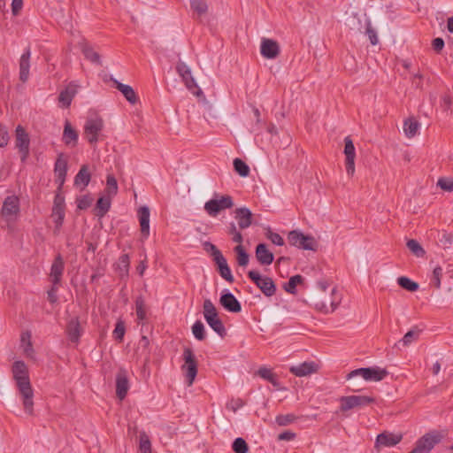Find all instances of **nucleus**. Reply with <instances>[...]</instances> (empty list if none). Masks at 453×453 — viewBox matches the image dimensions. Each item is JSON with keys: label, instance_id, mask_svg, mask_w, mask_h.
Returning a JSON list of instances; mask_svg holds the SVG:
<instances>
[{"label": "nucleus", "instance_id": "obj_1", "mask_svg": "<svg viewBox=\"0 0 453 453\" xmlns=\"http://www.w3.org/2000/svg\"><path fill=\"white\" fill-rule=\"evenodd\" d=\"M11 373L22 404L24 412L35 415V391L30 381L27 365L23 360H15L11 366Z\"/></svg>", "mask_w": 453, "mask_h": 453}, {"label": "nucleus", "instance_id": "obj_2", "mask_svg": "<svg viewBox=\"0 0 453 453\" xmlns=\"http://www.w3.org/2000/svg\"><path fill=\"white\" fill-rule=\"evenodd\" d=\"M336 287L330 288L326 280H320L316 283V290L311 294L313 307L324 314L333 313L340 305L341 299L336 297Z\"/></svg>", "mask_w": 453, "mask_h": 453}, {"label": "nucleus", "instance_id": "obj_3", "mask_svg": "<svg viewBox=\"0 0 453 453\" xmlns=\"http://www.w3.org/2000/svg\"><path fill=\"white\" fill-rule=\"evenodd\" d=\"M183 365L180 366V371L186 379L188 386H191L197 375V360L193 350L189 348H185L182 355Z\"/></svg>", "mask_w": 453, "mask_h": 453}, {"label": "nucleus", "instance_id": "obj_4", "mask_svg": "<svg viewBox=\"0 0 453 453\" xmlns=\"http://www.w3.org/2000/svg\"><path fill=\"white\" fill-rule=\"evenodd\" d=\"M288 241L290 245L305 250L317 251L319 246L315 237L304 234L297 230L288 233Z\"/></svg>", "mask_w": 453, "mask_h": 453}, {"label": "nucleus", "instance_id": "obj_5", "mask_svg": "<svg viewBox=\"0 0 453 453\" xmlns=\"http://www.w3.org/2000/svg\"><path fill=\"white\" fill-rule=\"evenodd\" d=\"M203 317L209 326L221 337L226 334V328L218 316L216 307L210 299L203 301Z\"/></svg>", "mask_w": 453, "mask_h": 453}, {"label": "nucleus", "instance_id": "obj_6", "mask_svg": "<svg viewBox=\"0 0 453 453\" xmlns=\"http://www.w3.org/2000/svg\"><path fill=\"white\" fill-rule=\"evenodd\" d=\"M234 205L233 198L229 195L216 196L204 203V211L209 216L215 218L221 211L231 209Z\"/></svg>", "mask_w": 453, "mask_h": 453}, {"label": "nucleus", "instance_id": "obj_7", "mask_svg": "<svg viewBox=\"0 0 453 453\" xmlns=\"http://www.w3.org/2000/svg\"><path fill=\"white\" fill-rule=\"evenodd\" d=\"M388 373V372L386 369L378 366L359 368L350 372L347 375V380H350L355 379L356 377H361L366 381L378 382L386 378Z\"/></svg>", "mask_w": 453, "mask_h": 453}, {"label": "nucleus", "instance_id": "obj_8", "mask_svg": "<svg viewBox=\"0 0 453 453\" xmlns=\"http://www.w3.org/2000/svg\"><path fill=\"white\" fill-rule=\"evenodd\" d=\"M176 71L182 78V81L187 88L191 91L196 96L202 97L203 101L206 100L203 91L198 88L194 77L192 76L190 68L184 63L179 62L176 65Z\"/></svg>", "mask_w": 453, "mask_h": 453}, {"label": "nucleus", "instance_id": "obj_9", "mask_svg": "<svg viewBox=\"0 0 453 453\" xmlns=\"http://www.w3.org/2000/svg\"><path fill=\"white\" fill-rule=\"evenodd\" d=\"M104 128L103 119L99 116L91 117L87 119L84 126V135L90 144L98 141V136Z\"/></svg>", "mask_w": 453, "mask_h": 453}, {"label": "nucleus", "instance_id": "obj_10", "mask_svg": "<svg viewBox=\"0 0 453 453\" xmlns=\"http://www.w3.org/2000/svg\"><path fill=\"white\" fill-rule=\"evenodd\" d=\"M248 276L265 296H272L275 294L276 287L270 277L262 276L257 271H250Z\"/></svg>", "mask_w": 453, "mask_h": 453}, {"label": "nucleus", "instance_id": "obj_11", "mask_svg": "<svg viewBox=\"0 0 453 453\" xmlns=\"http://www.w3.org/2000/svg\"><path fill=\"white\" fill-rule=\"evenodd\" d=\"M19 212V198L15 196H11L5 198L2 207V217L7 222V226L11 227V224L14 222Z\"/></svg>", "mask_w": 453, "mask_h": 453}, {"label": "nucleus", "instance_id": "obj_12", "mask_svg": "<svg viewBox=\"0 0 453 453\" xmlns=\"http://www.w3.org/2000/svg\"><path fill=\"white\" fill-rule=\"evenodd\" d=\"M374 402V398L368 395H349L342 396L340 398V410L343 412L355 409L360 408Z\"/></svg>", "mask_w": 453, "mask_h": 453}, {"label": "nucleus", "instance_id": "obj_13", "mask_svg": "<svg viewBox=\"0 0 453 453\" xmlns=\"http://www.w3.org/2000/svg\"><path fill=\"white\" fill-rule=\"evenodd\" d=\"M29 134L21 126H18L15 131V147L19 150L22 162H25L29 156Z\"/></svg>", "mask_w": 453, "mask_h": 453}, {"label": "nucleus", "instance_id": "obj_14", "mask_svg": "<svg viewBox=\"0 0 453 453\" xmlns=\"http://www.w3.org/2000/svg\"><path fill=\"white\" fill-rule=\"evenodd\" d=\"M403 440V434L384 431L377 435L374 449L380 451L382 448L394 447Z\"/></svg>", "mask_w": 453, "mask_h": 453}, {"label": "nucleus", "instance_id": "obj_15", "mask_svg": "<svg viewBox=\"0 0 453 453\" xmlns=\"http://www.w3.org/2000/svg\"><path fill=\"white\" fill-rule=\"evenodd\" d=\"M19 349L25 357L33 361L36 360L35 350L32 342V334L30 331L27 330L22 332L20 335Z\"/></svg>", "mask_w": 453, "mask_h": 453}, {"label": "nucleus", "instance_id": "obj_16", "mask_svg": "<svg viewBox=\"0 0 453 453\" xmlns=\"http://www.w3.org/2000/svg\"><path fill=\"white\" fill-rule=\"evenodd\" d=\"M280 52V48L279 43L268 38H263L260 45V53L261 55L268 59L276 58Z\"/></svg>", "mask_w": 453, "mask_h": 453}, {"label": "nucleus", "instance_id": "obj_17", "mask_svg": "<svg viewBox=\"0 0 453 453\" xmlns=\"http://www.w3.org/2000/svg\"><path fill=\"white\" fill-rule=\"evenodd\" d=\"M129 389L127 372L120 368L116 375V395L119 400H123Z\"/></svg>", "mask_w": 453, "mask_h": 453}, {"label": "nucleus", "instance_id": "obj_18", "mask_svg": "<svg viewBox=\"0 0 453 453\" xmlns=\"http://www.w3.org/2000/svg\"><path fill=\"white\" fill-rule=\"evenodd\" d=\"M240 229H246L253 223V214L247 207L236 208L234 211Z\"/></svg>", "mask_w": 453, "mask_h": 453}, {"label": "nucleus", "instance_id": "obj_19", "mask_svg": "<svg viewBox=\"0 0 453 453\" xmlns=\"http://www.w3.org/2000/svg\"><path fill=\"white\" fill-rule=\"evenodd\" d=\"M255 256L261 265H270L274 259L273 253L269 250L265 243H259L257 245Z\"/></svg>", "mask_w": 453, "mask_h": 453}, {"label": "nucleus", "instance_id": "obj_20", "mask_svg": "<svg viewBox=\"0 0 453 453\" xmlns=\"http://www.w3.org/2000/svg\"><path fill=\"white\" fill-rule=\"evenodd\" d=\"M420 122L413 116L403 120V131L406 138L413 139L419 132Z\"/></svg>", "mask_w": 453, "mask_h": 453}, {"label": "nucleus", "instance_id": "obj_21", "mask_svg": "<svg viewBox=\"0 0 453 453\" xmlns=\"http://www.w3.org/2000/svg\"><path fill=\"white\" fill-rule=\"evenodd\" d=\"M319 365L314 362H303L298 365L291 366L290 372L297 377H303L317 372Z\"/></svg>", "mask_w": 453, "mask_h": 453}, {"label": "nucleus", "instance_id": "obj_22", "mask_svg": "<svg viewBox=\"0 0 453 453\" xmlns=\"http://www.w3.org/2000/svg\"><path fill=\"white\" fill-rule=\"evenodd\" d=\"M78 85L70 82L64 90H62L58 96V102L62 107L67 108L70 106L73 98L76 95Z\"/></svg>", "mask_w": 453, "mask_h": 453}, {"label": "nucleus", "instance_id": "obj_23", "mask_svg": "<svg viewBox=\"0 0 453 453\" xmlns=\"http://www.w3.org/2000/svg\"><path fill=\"white\" fill-rule=\"evenodd\" d=\"M220 304L228 311L239 312L242 310L241 303L231 293L224 294L219 298Z\"/></svg>", "mask_w": 453, "mask_h": 453}, {"label": "nucleus", "instance_id": "obj_24", "mask_svg": "<svg viewBox=\"0 0 453 453\" xmlns=\"http://www.w3.org/2000/svg\"><path fill=\"white\" fill-rule=\"evenodd\" d=\"M66 333L72 342L77 343L82 333L80 321L77 318L72 319L67 325Z\"/></svg>", "mask_w": 453, "mask_h": 453}, {"label": "nucleus", "instance_id": "obj_25", "mask_svg": "<svg viewBox=\"0 0 453 453\" xmlns=\"http://www.w3.org/2000/svg\"><path fill=\"white\" fill-rule=\"evenodd\" d=\"M111 81L115 84L116 88L122 93V95L130 104H134L137 102V96L132 87L123 84L112 77H111Z\"/></svg>", "mask_w": 453, "mask_h": 453}, {"label": "nucleus", "instance_id": "obj_26", "mask_svg": "<svg viewBox=\"0 0 453 453\" xmlns=\"http://www.w3.org/2000/svg\"><path fill=\"white\" fill-rule=\"evenodd\" d=\"M139 222L142 234L147 238L150 234V209L147 206H142L138 211Z\"/></svg>", "mask_w": 453, "mask_h": 453}, {"label": "nucleus", "instance_id": "obj_27", "mask_svg": "<svg viewBox=\"0 0 453 453\" xmlns=\"http://www.w3.org/2000/svg\"><path fill=\"white\" fill-rule=\"evenodd\" d=\"M67 172V161L64 158L63 155H59L55 163V173L57 176L56 181L61 187L65 180Z\"/></svg>", "mask_w": 453, "mask_h": 453}, {"label": "nucleus", "instance_id": "obj_28", "mask_svg": "<svg viewBox=\"0 0 453 453\" xmlns=\"http://www.w3.org/2000/svg\"><path fill=\"white\" fill-rule=\"evenodd\" d=\"M90 173L88 165H83L74 178V185L83 190L90 181Z\"/></svg>", "mask_w": 453, "mask_h": 453}, {"label": "nucleus", "instance_id": "obj_29", "mask_svg": "<svg viewBox=\"0 0 453 453\" xmlns=\"http://www.w3.org/2000/svg\"><path fill=\"white\" fill-rule=\"evenodd\" d=\"M215 264L217 265L218 271L220 274V276L226 280L227 282L232 283L234 281V277L232 275L231 270L227 265L226 259L224 257V256H221L220 257H218L214 260Z\"/></svg>", "mask_w": 453, "mask_h": 453}, {"label": "nucleus", "instance_id": "obj_30", "mask_svg": "<svg viewBox=\"0 0 453 453\" xmlns=\"http://www.w3.org/2000/svg\"><path fill=\"white\" fill-rule=\"evenodd\" d=\"M64 270V262L60 256H58L51 265L50 279L53 285H58L61 280Z\"/></svg>", "mask_w": 453, "mask_h": 453}, {"label": "nucleus", "instance_id": "obj_31", "mask_svg": "<svg viewBox=\"0 0 453 453\" xmlns=\"http://www.w3.org/2000/svg\"><path fill=\"white\" fill-rule=\"evenodd\" d=\"M63 141L70 147H74L78 141V133L74 128H73L69 121H65V124Z\"/></svg>", "mask_w": 453, "mask_h": 453}, {"label": "nucleus", "instance_id": "obj_32", "mask_svg": "<svg viewBox=\"0 0 453 453\" xmlns=\"http://www.w3.org/2000/svg\"><path fill=\"white\" fill-rule=\"evenodd\" d=\"M190 8L198 19H202L209 12L207 0H190Z\"/></svg>", "mask_w": 453, "mask_h": 453}, {"label": "nucleus", "instance_id": "obj_33", "mask_svg": "<svg viewBox=\"0 0 453 453\" xmlns=\"http://www.w3.org/2000/svg\"><path fill=\"white\" fill-rule=\"evenodd\" d=\"M29 58L30 52L24 53L19 60V79L22 82H26L29 76Z\"/></svg>", "mask_w": 453, "mask_h": 453}, {"label": "nucleus", "instance_id": "obj_34", "mask_svg": "<svg viewBox=\"0 0 453 453\" xmlns=\"http://www.w3.org/2000/svg\"><path fill=\"white\" fill-rule=\"evenodd\" d=\"M81 49L83 55L88 60L94 64L101 65L100 55L96 51H95L90 45H88L87 42H82L81 43Z\"/></svg>", "mask_w": 453, "mask_h": 453}, {"label": "nucleus", "instance_id": "obj_35", "mask_svg": "<svg viewBox=\"0 0 453 453\" xmlns=\"http://www.w3.org/2000/svg\"><path fill=\"white\" fill-rule=\"evenodd\" d=\"M111 201V198L109 196H106L104 195L103 196L99 197V199L97 200V203H96V216L102 218L105 215V213L110 209Z\"/></svg>", "mask_w": 453, "mask_h": 453}, {"label": "nucleus", "instance_id": "obj_36", "mask_svg": "<svg viewBox=\"0 0 453 453\" xmlns=\"http://www.w3.org/2000/svg\"><path fill=\"white\" fill-rule=\"evenodd\" d=\"M118 183L116 178L112 174H108L106 178V187L104 195L112 198L118 193Z\"/></svg>", "mask_w": 453, "mask_h": 453}, {"label": "nucleus", "instance_id": "obj_37", "mask_svg": "<svg viewBox=\"0 0 453 453\" xmlns=\"http://www.w3.org/2000/svg\"><path fill=\"white\" fill-rule=\"evenodd\" d=\"M407 248L410 251L416 256L417 257H424L426 255V250L419 244V242L414 239H410L406 242Z\"/></svg>", "mask_w": 453, "mask_h": 453}, {"label": "nucleus", "instance_id": "obj_38", "mask_svg": "<svg viewBox=\"0 0 453 453\" xmlns=\"http://www.w3.org/2000/svg\"><path fill=\"white\" fill-rule=\"evenodd\" d=\"M303 278L301 275L292 276L289 280L283 285V288L286 292L289 294H296V288L298 284L303 283Z\"/></svg>", "mask_w": 453, "mask_h": 453}, {"label": "nucleus", "instance_id": "obj_39", "mask_svg": "<svg viewBox=\"0 0 453 453\" xmlns=\"http://www.w3.org/2000/svg\"><path fill=\"white\" fill-rule=\"evenodd\" d=\"M234 250L236 253L237 264L242 267L246 266L249 264L250 257L243 246L237 245Z\"/></svg>", "mask_w": 453, "mask_h": 453}, {"label": "nucleus", "instance_id": "obj_40", "mask_svg": "<svg viewBox=\"0 0 453 453\" xmlns=\"http://www.w3.org/2000/svg\"><path fill=\"white\" fill-rule=\"evenodd\" d=\"M139 450L141 453H151V443L149 435L145 432H140Z\"/></svg>", "mask_w": 453, "mask_h": 453}, {"label": "nucleus", "instance_id": "obj_41", "mask_svg": "<svg viewBox=\"0 0 453 453\" xmlns=\"http://www.w3.org/2000/svg\"><path fill=\"white\" fill-rule=\"evenodd\" d=\"M418 331L410 330L403 335V339L398 342V343L396 344V347L406 348V347L410 346L418 338Z\"/></svg>", "mask_w": 453, "mask_h": 453}, {"label": "nucleus", "instance_id": "obj_42", "mask_svg": "<svg viewBox=\"0 0 453 453\" xmlns=\"http://www.w3.org/2000/svg\"><path fill=\"white\" fill-rule=\"evenodd\" d=\"M129 264H130V260H129L128 255H127V254L122 255L119 258V261L117 264V270L119 271L120 276H126L128 274Z\"/></svg>", "mask_w": 453, "mask_h": 453}, {"label": "nucleus", "instance_id": "obj_43", "mask_svg": "<svg viewBox=\"0 0 453 453\" xmlns=\"http://www.w3.org/2000/svg\"><path fill=\"white\" fill-rule=\"evenodd\" d=\"M234 167L235 172L242 177H247L250 174L249 165L240 158L234 160Z\"/></svg>", "mask_w": 453, "mask_h": 453}, {"label": "nucleus", "instance_id": "obj_44", "mask_svg": "<svg viewBox=\"0 0 453 453\" xmlns=\"http://www.w3.org/2000/svg\"><path fill=\"white\" fill-rule=\"evenodd\" d=\"M397 283L404 289L409 290L411 292H415L418 288V284L412 281L407 277H399L397 279Z\"/></svg>", "mask_w": 453, "mask_h": 453}, {"label": "nucleus", "instance_id": "obj_45", "mask_svg": "<svg viewBox=\"0 0 453 453\" xmlns=\"http://www.w3.org/2000/svg\"><path fill=\"white\" fill-rule=\"evenodd\" d=\"M51 217L55 223V233L58 232L65 218V210L52 209Z\"/></svg>", "mask_w": 453, "mask_h": 453}, {"label": "nucleus", "instance_id": "obj_46", "mask_svg": "<svg viewBox=\"0 0 453 453\" xmlns=\"http://www.w3.org/2000/svg\"><path fill=\"white\" fill-rule=\"evenodd\" d=\"M344 155L346 157V159H355L356 151L352 140L349 137H346L344 139Z\"/></svg>", "mask_w": 453, "mask_h": 453}, {"label": "nucleus", "instance_id": "obj_47", "mask_svg": "<svg viewBox=\"0 0 453 453\" xmlns=\"http://www.w3.org/2000/svg\"><path fill=\"white\" fill-rule=\"evenodd\" d=\"M192 333L197 340L203 341L205 338V329L203 324L199 320L196 321L192 326Z\"/></svg>", "mask_w": 453, "mask_h": 453}, {"label": "nucleus", "instance_id": "obj_48", "mask_svg": "<svg viewBox=\"0 0 453 453\" xmlns=\"http://www.w3.org/2000/svg\"><path fill=\"white\" fill-rule=\"evenodd\" d=\"M135 310L138 319L144 320L146 319V307L144 300L142 297L136 299Z\"/></svg>", "mask_w": 453, "mask_h": 453}, {"label": "nucleus", "instance_id": "obj_49", "mask_svg": "<svg viewBox=\"0 0 453 453\" xmlns=\"http://www.w3.org/2000/svg\"><path fill=\"white\" fill-rule=\"evenodd\" d=\"M441 276H442V268L440 265H438L434 269L433 274H432V280H431L434 287L436 289L441 288Z\"/></svg>", "mask_w": 453, "mask_h": 453}, {"label": "nucleus", "instance_id": "obj_50", "mask_svg": "<svg viewBox=\"0 0 453 453\" xmlns=\"http://www.w3.org/2000/svg\"><path fill=\"white\" fill-rule=\"evenodd\" d=\"M437 186L447 192L453 191V178H440L437 181Z\"/></svg>", "mask_w": 453, "mask_h": 453}, {"label": "nucleus", "instance_id": "obj_51", "mask_svg": "<svg viewBox=\"0 0 453 453\" xmlns=\"http://www.w3.org/2000/svg\"><path fill=\"white\" fill-rule=\"evenodd\" d=\"M125 332H126L125 323L123 320L119 319L118 322L116 323V326L113 331V335H114L115 339L121 342L123 340Z\"/></svg>", "mask_w": 453, "mask_h": 453}, {"label": "nucleus", "instance_id": "obj_52", "mask_svg": "<svg viewBox=\"0 0 453 453\" xmlns=\"http://www.w3.org/2000/svg\"><path fill=\"white\" fill-rule=\"evenodd\" d=\"M233 449L235 453H247L248 445L242 438H237L233 443Z\"/></svg>", "mask_w": 453, "mask_h": 453}, {"label": "nucleus", "instance_id": "obj_53", "mask_svg": "<svg viewBox=\"0 0 453 453\" xmlns=\"http://www.w3.org/2000/svg\"><path fill=\"white\" fill-rule=\"evenodd\" d=\"M295 419L296 417L293 414L280 415L276 418V422L279 426H284L292 423Z\"/></svg>", "mask_w": 453, "mask_h": 453}, {"label": "nucleus", "instance_id": "obj_54", "mask_svg": "<svg viewBox=\"0 0 453 453\" xmlns=\"http://www.w3.org/2000/svg\"><path fill=\"white\" fill-rule=\"evenodd\" d=\"M266 237L273 243L279 246L284 245L283 238L277 233H273L269 230L266 234Z\"/></svg>", "mask_w": 453, "mask_h": 453}, {"label": "nucleus", "instance_id": "obj_55", "mask_svg": "<svg viewBox=\"0 0 453 453\" xmlns=\"http://www.w3.org/2000/svg\"><path fill=\"white\" fill-rule=\"evenodd\" d=\"M9 134L6 127L0 125V148L5 147L9 142Z\"/></svg>", "mask_w": 453, "mask_h": 453}, {"label": "nucleus", "instance_id": "obj_56", "mask_svg": "<svg viewBox=\"0 0 453 453\" xmlns=\"http://www.w3.org/2000/svg\"><path fill=\"white\" fill-rule=\"evenodd\" d=\"M366 34L370 39V42L372 45H376L379 42V39H378V36H377V33L376 31L372 28V25H371V22L369 21L367 23V26H366Z\"/></svg>", "mask_w": 453, "mask_h": 453}, {"label": "nucleus", "instance_id": "obj_57", "mask_svg": "<svg viewBox=\"0 0 453 453\" xmlns=\"http://www.w3.org/2000/svg\"><path fill=\"white\" fill-rule=\"evenodd\" d=\"M204 245H205V250L208 252H211V254L213 257V260L223 256L222 253L220 252V250H218V248L214 244H212L211 242H205Z\"/></svg>", "mask_w": 453, "mask_h": 453}, {"label": "nucleus", "instance_id": "obj_58", "mask_svg": "<svg viewBox=\"0 0 453 453\" xmlns=\"http://www.w3.org/2000/svg\"><path fill=\"white\" fill-rule=\"evenodd\" d=\"M424 78V75L421 73L419 70L412 73V82L415 85V87L418 89L423 88L422 80Z\"/></svg>", "mask_w": 453, "mask_h": 453}, {"label": "nucleus", "instance_id": "obj_59", "mask_svg": "<svg viewBox=\"0 0 453 453\" xmlns=\"http://www.w3.org/2000/svg\"><path fill=\"white\" fill-rule=\"evenodd\" d=\"M257 374L261 378H263L268 381H270L275 376V374L273 373L272 371L266 367L259 368V370L257 371Z\"/></svg>", "mask_w": 453, "mask_h": 453}, {"label": "nucleus", "instance_id": "obj_60", "mask_svg": "<svg viewBox=\"0 0 453 453\" xmlns=\"http://www.w3.org/2000/svg\"><path fill=\"white\" fill-rule=\"evenodd\" d=\"M23 7V0H12V12L14 16H17Z\"/></svg>", "mask_w": 453, "mask_h": 453}, {"label": "nucleus", "instance_id": "obj_61", "mask_svg": "<svg viewBox=\"0 0 453 453\" xmlns=\"http://www.w3.org/2000/svg\"><path fill=\"white\" fill-rule=\"evenodd\" d=\"M92 199L88 196H82L78 199V208L81 210L88 208L91 204Z\"/></svg>", "mask_w": 453, "mask_h": 453}, {"label": "nucleus", "instance_id": "obj_62", "mask_svg": "<svg viewBox=\"0 0 453 453\" xmlns=\"http://www.w3.org/2000/svg\"><path fill=\"white\" fill-rule=\"evenodd\" d=\"M57 291H58L57 285H53L52 288L48 291V300L51 303H54L58 301Z\"/></svg>", "mask_w": 453, "mask_h": 453}, {"label": "nucleus", "instance_id": "obj_63", "mask_svg": "<svg viewBox=\"0 0 453 453\" xmlns=\"http://www.w3.org/2000/svg\"><path fill=\"white\" fill-rule=\"evenodd\" d=\"M441 242L447 247L450 246L453 243V235L449 233H443Z\"/></svg>", "mask_w": 453, "mask_h": 453}, {"label": "nucleus", "instance_id": "obj_64", "mask_svg": "<svg viewBox=\"0 0 453 453\" xmlns=\"http://www.w3.org/2000/svg\"><path fill=\"white\" fill-rule=\"evenodd\" d=\"M346 170L349 176H353L355 173V159H345Z\"/></svg>", "mask_w": 453, "mask_h": 453}]
</instances>
